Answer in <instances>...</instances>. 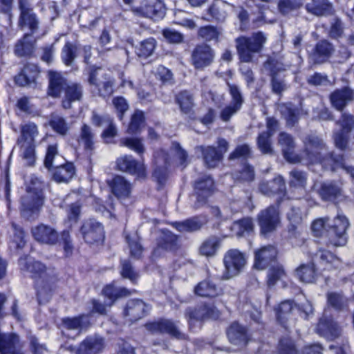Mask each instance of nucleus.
I'll return each instance as SVG.
<instances>
[{
  "instance_id": "obj_38",
  "label": "nucleus",
  "mask_w": 354,
  "mask_h": 354,
  "mask_svg": "<svg viewBox=\"0 0 354 354\" xmlns=\"http://www.w3.org/2000/svg\"><path fill=\"white\" fill-rule=\"evenodd\" d=\"M317 192L323 201H330L341 196L342 189L335 182H325L320 185Z\"/></svg>"
},
{
  "instance_id": "obj_51",
  "label": "nucleus",
  "mask_w": 354,
  "mask_h": 354,
  "mask_svg": "<svg viewBox=\"0 0 354 354\" xmlns=\"http://www.w3.org/2000/svg\"><path fill=\"white\" fill-rule=\"evenodd\" d=\"M328 304L337 310H343L348 306V299L340 292H331L327 294Z\"/></svg>"
},
{
  "instance_id": "obj_39",
  "label": "nucleus",
  "mask_w": 354,
  "mask_h": 354,
  "mask_svg": "<svg viewBox=\"0 0 354 354\" xmlns=\"http://www.w3.org/2000/svg\"><path fill=\"white\" fill-rule=\"evenodd\" d=\"M227 335L230 342L235 345H245L247 342L246 329L237 322L230 325Z\"/></svg>"
},
{
  "instance_id": "obj_58",
  "label": "nucleus",
  "mask_w": 354,
  "mask_h": 354,
  "mask_svg": "<svg viewBox=\"0 0 354 354\" xmlns=\"http://www.w3.org/2000/svg\"><path fill=\"white\" fill-rule=\"evenodd\" d=\"M233 229L239 236L249 234L254 230V223L251 218H244L235 221L233 224Z\"/></svg>"
},
{
  "instance_id": "obj_62",
  "label": "nucleus",
  "mask_w": 354,
  "mask_h": 354,
  "mask_svg": "<svg viewBox=\"0 0 354 354\" xmlns=\"http://www.w3.org/2000/svg\"><path fill=\"white\" fill-rule=\"evenodd\" d=\"M126 239L130 250L131 257L135 259L140 258L143 252V248L140 243L139 238L136 235H127Z\"/></svg>"
},
{
  "instance_id": "obj_35",
  "label": "nucleus",
  "mask_w": 354,
  "mask_h": 354,
  "mask_svg": "<svg viewBox=\"0 0 354 354\" xmlns=\"http://www.w3.org/2000/svg\"><path fill=\"white\" fill-rule=\"evenodd\" d=\"M198 217H192L183 221L172 222L171 225L181 233H192L200 230L204 225Z\"/></svg>"
},
{
  "instance_id": "obj_34",
  "label": "nucleus",
  "mask_w": 354,
  "mask_h": 354,
  "mask_svg": "<svg viewBox=\"0 0 354 354\" xmlns=\"http://www.w3.org/2000/svg\"><path fill=\"white\" fill-rule=\"evenodd\" d=\"M308 13L315 16H324L333 12V6L328 0H310L306 4Z\"/></svg>"
},
{
  "instance_id": "obj_36",
  "label": "nucleus",
  "mask_w": 354,
  "mask_h": 354,
  "mask_svg": "<svg viewBox=\"0 0 354 354\" xmlns=\"http://www.w3.org/2000/svg\"><path fill=\"white\" fill-rule=\"evenodd\" d=\"M286 189L285 183L282 177L278 176L268 182H262L259 185V190L264 195L272 196L283 194Z\"/></svg>"
},
{
  "instance_id": "obj_44",
  "label": "nucleus",
  "mask_w": 354,
  "mask_h": 354,
  "mask_svg": "<svg viewBox=\"0 0 354 354\" xmlns=\"http://www.w3.org/2000/svg\"><path fill=\"white\" fill-rule=\"evenodd\" d=\"M95 135L93 132L92 128L84 124L80 131L77 142L80 145H82L84 149L92 150L94 145Z\"/></svg>"
},
{
  "instance_id": "obj_8",
  "label": "nucleus",
  "mask_w": 354,
  "mask_h": 354,
  "mask_svg": "<svg viewBox=\"0 0 354 354\" xmlns=\"http://www.w3.org/2000/svg\"><path fill=\"white\" fill-rule=\"evenodd\" d=\"M260 232L267 236L274 232L281 224L279 212L276 206L270 205L261 210L257 216Z\"/></svg>"
},
{
  "instance_id": "obj_63",
  "label": "nucleus",
  "mask_w": 354,
  "mask_h": 354,
  "mask_svg": "<svg viewBox=\"0 0 354 354\" xmlns=\"http://www.w3.org/2000/svg\"><path fill=\"white\" fill-rule=\"evenodd\" d=\"M285 276L286 272L281 265L277 264L272 266L268 272V286L270 287L274 286L278 280L281 279Z\"/></svg>"
},
{
  "instance_id": "obj_11",
  "label": "nucleus",
  "mask_w": 354,
  "mask_h": 354,
  "mask_svg": "<svg viewBox=\"0 0 354 354\" xmlns=\"http://www.w3.org/2000/svg\"><path fill=\"white\" fill-rule=\"evenodd\" d=\"M214 192V183L210 176H205L195 182L194 193L196 201L194 204V208L197 209L207 204L208 198Z\"/></svg>"
},
{
  "instance_id": "obj_5",
  "label": "nucleus",
  "mask_w": 354,
  "mask_h": 354,
  "mask_svg": "<svg viewBox=\"0 0 354 354\" xmlns=\"http://www.w3.org/2000/svg\"><path fill=\"white\" fill-rule=\"evenodd\" d=\"M223 261L222 279L227 280L239 274L246 265L247 259L245 253L237 249H230L224 254Z\"/></svg>"
},
{
  "instance_id": "obj_22",
  "label": "nucleus",
  "mask_w": 354,
  "mask_h": 354,
  "mask_svg": "<svg viewBox=\"0 0 354 354\" xmlns=\"http://www.w3.org/2000/svg\"><path fill=\"white\" fill-rule=\"evenodd\" d=\"M218 310L213 306L202 305L194 309L189 308L186 311V316L189 322L203 321L209 318L216 319L219 317Z\"/></svg>"
},
{
  "instance_id": "obj_13",
  "label": "nucleus",
  "mask_w": 354,
  "mask_h": 354,
  "mask_svg": "<svg viewBox=\"0 0 354 354\" xmlns=\"http://www.w3.org/2000/svg\"><path fill=\"white\" fill-rule=\"evenodd\" d=\"M83 239L88 244L103 241L104 232L102 224L95 220L86 221L80 228Z\"/></svg>"
},
{
  "instance_id": "obj_28",
  "label": "nucleus",
  "mask_w": 354,
  "mask_h": 354,
  "mask_svg": "<svg viewBox=\"0 0 354 354\" xmlns=\"http://www.w3.org/2000/svg\"><path fill=\"white\" fill-rule=\"evenodd\" d=\"M48 75L49 79L48 94L53 97H59L62 91L65 90L68 84L66 79L60 73L56 71H50Z\"/></svg>"
},
{
  "instance_id": "obj_52",
  "label": "nucleus",
  "mask_w": 354,
  "mask_h": 354,
  "mask_svg": "<svg viewBox=\"0 0 354 354\" xmlns=\"http://www.w3.org/2000/svg\"><path fill=\"white\" fill-rule=\"evenodd\" d=\"M120 145L128 147L129 149L135 151L139 155H142L145 151V147L143 140L140 138L129 137L124 138L120 140Z\"/></svg>"
},
{
  "instance_id": "obj_27",
  "label": "nucleus",
  "mask_w": 354,
  "mask_h": 354,
  "mask_svg": "<svg viewBox=\"0 0 354 354\" xmlns=\"http://www.w3.org/2000/svg\"><path fill=\"white\" fill-rule=\"evenodd\" d=\"M235 7L223 0H215L207 10V13L212 19L217 21H224L230 9L234 10Z\"/></svg>"
},
{
  "instance_id": "obj_54",
  "label": "nucleus",
  "mask_w": 354,
  "mask_h": 354,
  "mask_svg": "<svg viewBox=\"0 0 354 354\" xmlns=\"http://www.w3.org/2000/svg\"><path fill=\"white\" fill-rule=\"evenodd\" d=\"M77 46L69 41L66 42L62 50V59L66 66H71L77 57Z\"/></svg>"
},
{
  "instance_id": "obj_33",
  "label": "nucleus",
  "mask_w": 354,
  "mask_h": 354,
  "mask_svg": "<svg viewBox=\"0 0 354 354\" xmlns=\"http://www.w3.org/2000/svg\"><path fill=\"white\" fill-rule=\"evenodd\" d=\"M154 158L156 167L153 171V176L159 183H163L167 176V166L169 164L168 156L164 151H161L156 153Z\"/></svg>"
},
{
  "instance_id": "obj_24",
  "label": "nucleus",
  "mask_w": 354,
  "mask_h": 354,
  "mask_svg": "<svg viewBox=\"0 0 354 354\" xmlns=\"http://www.w3.org/2000/svg\"><path fill=\"white\" fill-rule=\"evenodd\" d=\"M334 51L333 44L326 39H322L316 44L311 56L315 64H322L331 57Z\"/></svg>"
},
{
  "instance_id": "obj_23",
  "label": "nucleus",
  "mask_w": 354,
  "mask_h": 354,
  "mask_svg": "<svg viewBox=\"0 0 354 354\" xmlns=\"http://www.w3.org/2000/svg\"><path fill=\"white\" fill-rule=\"evenodd\" d=\"M34 238L39 242L55 245L58 241V233L52 227L41 224L32 230Z\"/></svg>"
},
{
  "instance_id": "obj_50",
  "label": "nucleus",
  "mask_w": 354,
  "mask_h": 354,
  "mask_svg": "<svg viewBox=\"0 0 354 354\" xmlns=\"http://www.w3.org/2000/svg\"><path fill=\"white\" fill-rule=\"evenodd\" d=\"M156 46V41L153 37L147 38L141 41L136 48V53L140 57L147 58L151 56Z\"/></svg>"
},
{
  "instance_id": "obj_20",
  "label": "nucleus",
  "mask_w": 354,
  "mask_h": 354,
  "mask_svg": "<svg viewBox=\"0 0 354 354\" xmlns=\"http://www.w3.org/2000/svg\"><path fill=\"white\" fill-rule=\"evenodd\" d=\"M104 348V339L98 335L86 337L78 346L75 354H99Z\"/></svg>"
},
{
  "instance_id": "obj_4",
  "label": "nucleus",
  "mask_w": 354,
  "mask_h": 354,
  "mask_svg": "<svg viewBox=\"0 0 354 354\" xmlns=\"http://www.w3.org/2000/svg\"><path fill=\"white\" fill-rule=\"evenodd\" d=\"M19 15L17 26L21 30H28L27 33L35 34L39 29V19L34 12L29 0H18Z\"/></svg>"
},
{
  "instance_id": "obj_48",
  "label": "nucleus",
  "mask_w": 354,
  "mask_h": 354,
  "mask_svg": "<svg viewBox=\"0 0 354 354\" xmlns=\"http://www.w3.org/2000/svg\"><path fill=\"white\" fill-rule=\"evenodd\" d=\"M145 121V113L143 111L136 110L131 118L127 133L129 134H137L141 131L144 127Z\"/></svg>"
},
{
  "instance_id": "obj_42",
  "label": "nucleus",
  "mask_w": 354,
  "mask_h": 354,
  "mask_svg": "<svg viewBox=\"0 0 354 354\" xmlns=\"http://www.w3.org/2000/svg\"><path fill=\"white\" fill-rule=\"evenodd\" d=\"M175 102L185 114L191 113L194 106V96L187 91H182L177 93L175 96Z\"/></svg>"
},
{
  "instance_id": "obj_46",
  "label": "nucleus",
  "mask_w": 354,
  "mask_h": 354,
  "mask_svg": "<svg viewBox=\"0 0 354 354\" xmlns=\"http://www.w3.org/2000/svg\"><path fill=\"white\" fill-rule=\"evenodd\" d=\"M222 33L221 28L214 26H205L198 30V36L206 41H215L218 42Z\"/></svg>"
},
{
  "instance_id": "obj_17",
  "label": "nucleus",
  "mask_w": 354,
  "mask_h": 354,
  "mask_svg": "<svg viewBox=\"0 0 354 354\" xmlns=\"http://www.w3.org/2000/svg\"><path fill=\"white\" fill-rule=\"evenodd\" d=\"M21 214L24 216L29 217L37 212L44 205L43 194H37L30 192L21 197Z\"/></svg>"
},
{
  "instance_id": "obj_25",
  "label": "nucleus",
  "mask_w": 354,
  "mask_h": 354,
  "mask_svg": "<svg viewBox=\"0 0 354 354\" xmlns=\"http://www.w3.org/2000/svg\"><path fill=\"white\" fill-rule=\"evenodd\" d=\"M353 99V92L348 87L335 90L330 95V102L333 107L342 111L348 102Z\"/></svg>"
},
{
  "instance_id": "obj_10",
  "label": "nucleus",
  "mask_w": 354,
  "mask_h": 354,
  "mask_svg": "<svg viewBox=\"0 0 354 354\" xmlns=\"http://www.w3.org/2000/svg\"><path fill=\"white\" fill-rule=\"evenodd\" d=\"M134 15L150 18L154 20L163 18L165 8L161 0H144L139 6H133L131 9Z\"/></svg>"
},
{
  "instance_id": "obj_61",
  "label": "nucleus",
  "mask_w": 354,
  "mask_h": 354,
  "mask_svg": "<svg viewBox=\"0 0 354 354\" xmlns=\"http://www.w3.org/2000/svg\"><path fill=\"white\" fill-rule=\"evenodd\" d=\"M120 264V274L122 278L128 279L131 282L136 283L139 277V274L134 270L130 261L128 259L122 260Z\"/></svg>"
},
{
  "instance_id": "obj_56",
  "label": "nucleus",
  "mask_w": 354,
  "mask_h": 354,
  "mask_svg": "<svg viewBox=\"0 0 354 354\" xmlns=\"http://www.w3.org/2000/svg\"><path fill=\"white\" fill-rule=\"evenodd\" d=\"M279 109L288 125L293 126L298 121V110L293 107L291 104H282Z\"/></svg>"
},
{
  "instance_id": "obj_9",
  "label": "nucleus",
  "mask_w": 354,
  "mask_h": 354,
  "mask_svg": "<svg viewBox=\"0 0 354 354\" xmlns=\"http://www.w3.org/2000/svg\"><path fill=\"white\" fill-rule=\"evenodd\" d=\"M215 52L207 44H197L191 53L190 62L196 70H203L214 62Z\"/></svg>"
},
{
  "instance_id": "obj_2",
  "label": "nucleus",
  "mask_w": 354,
  "mask_h": 354,
  "mask_svg": "<svg viewBox=\"0 0 354 354\" xmlns=\"http://www.w3.org/2000/svg\"><path fill=\"white\" fill-rule=\"evenodd\" d=\"M44 165L48 169H53V178L57 183H67L75 174L73 163L58 153L57 145H50L47 149Z\"/></svg>"
},
{
  "instance_id": "obj_31",
  "label": "nucleus",
  "mask_w": 354,
  "mask_h": 354,
  "mask_svg": "<svg viewBox=\"0 0 354 354\" xmlns=\"http://www.w3.org/2000/svg\"><path fill=\"white\" fill-rule=\"evenodd\" d=\"M179 248L178 236L171 231L164 230L158 239L157 248L154 250L156 253L159 249L166 251H176Z\"/></svg>"
},
{
  "instance_id": "obj_32",
  "label": "nucleus",
  "mask_w": 354,
  "mask_h": 354,
  "mask_svg": "<svg viewBox=\"0 0 354 354\" xmlns=\"http://www.w3.org/2000/svg\"><path fill=\"white\" fill-rule=\"evenodd\" d=\"M147 312V305L142 300L133 299L129 301L124 310V315L129 317V321L133 322L141 319Z\"/></svg>"
},
{
  "instance_id": "obj_40",
  "label": "nucleus",
  "mask_w": 354,
  "mask_h": 354,
  "mask_svg": "<svg viewBox=\"0 0 354 354\" xmlns=\"http://www.w3.org/2000/svg\"><path fill=\"white\" fill-rule=\"evenodd\" d=\"M39 74L38 67L34 64H28L24 66L21 73L15 77L17 84L25 86L34 83Z\"/></svg>"
},
{
  "instance_id": "obj_18",
  "label": "nucleus",
  "mask_w": 354,
  "mask_h": 354,
  "mask_svg": "<svg viewBox=\"0 0 354 354\" xmlns=\"http://www.w3.org/2000/svg\"><path fill=\"white\" fill-rule=\"evenodd\" d=\"M277 250L272 245L263 246L255 252L254 266L258 270H264L277 258Z\"/></svg>"
},
{
  "instance_id": "obj_60",
  "label": "nucleus",
  "mask_w": 354,
  "mask_h": 354,
  "mask_svg": "<svg viewBox=\"0 0 354 354\" xmlns=\"http://www.w3.org/2000/svg\"><path fill=\"white\" fill-rule=\"evenodd\" d=\"M227 86L231 97L230 104L241 108L244 103V97L240 88L236 84L228 82H227Z\"/></svg>"
},
{
  "instance_id": "obj_14",
  "label": "nucleus",
  "mask_w": 354,
  "mask_h": 354,
  "mask_svg": "<svg viewBox=\"0 0 354 354\" xmlns=\"http://www.w3.org/2000/svg\"><path fill=\"white\" fill-rule=\"evenodd\" d=\"M119 170L136 175L138 178L146 176V167L143 162L137 161L131 156H124L117 160Z\"/></svg>"
},
{
  "instance_id": "obj_41",
  "label": "nucleus",
  "mask_w": 354,
  "mask_h": 354,
  "mask_svg": "<svg viewBox=\"0 0 354 354\" xmlns=\"http://www.w3.org/2000/svg\"><path fill=\"white\" fill-rule=\"evenodd\" d=\"M319 263L326 269L337 268L341 265L340 259L329 250L320 247L315 254Z\"/></svg>"
},
{
  "instance_id": "obj_3",
  "label": "nucleus",
  "mask_w": 354,
  "mask_h": 354,
  "mask_svg": "<svg viewBox=\"0 0 354 354\" xmlns=\"http://www.w3.org/2000/svg\"><path fill=\"white\" fill-rule=\"evenodd\" d=\"M266 35L258 31L250 37L240 36L235 39L236 48L241 62L250 63L253 61L254 55L259 53L266 42Z\"/></svg>"
},
{
  "instance_id": "obj_21",
  "label": "nucleus",
  "mask_w": 354,
  "mask_h": 354,
  "mask_svg": "<svg viewBox=\"0 0 354 354\" xmlns=\"http://www.w3.org/2000/svg\"><path fill=\"white\" fill-rule=\"evenodd\" d=\"M19 266L21 271L29 272L34 279L41 278L46 275L47 269L46 266L39 261L30 259L28 256L19 258Z\"/></svg>"
},
{
  "instance_id": "obj_47",
  "label": "nucleus",
  "mask_w": 354,
  "mask_h": 354,
  "mask_svg": "<svg viewBox=\"0 0 354 354\" xmlns=\"http://www.w3.org/2000/svg\"><path fill=\"white\" fill-rule=\"evenodd\" d=\"M295 305L291 300L282 301L276 308V314L278 321L286 327V322L294 309Z\"/></svg>"
},
{
  "instance_id": "obj_29",
  "label": "nucleus",
  "mask_w": 354,
  "mask_h": 354,
  "mask_svg": "<svg viewBox=\"0 0 354 354\" xmlns=\"http://www.w3.org/2000/svg\"><path fill=\"white\" fill-rule=\"evenodd\" d=\"M317 332L322 336L334 339L340 335L341 328L333 319L322 318L317 324Z\"/></svg>"
},
{
  "instance_id": "obj_19",
  "label": "nucleus",
  "mask_w": 354,
  "mask_h": 354,
  "mask_svg": "<svg viewBox=\"0 0 354 354\" xmlns=\"http://www.w3.org/2000/svg\"><path fill=\"white\" fill-rule=\"evenodd\" d=\"M112 194L118 199H125L130 196L132 185L123 176L117 175L107 180Z\"/></svg>"
},
{
  "instance_id": "obj_30",
  "label": "nucleus",
  "mask_w": 354,
  "mask_h": 354,
  "mask_svg": "<svg viewBox=\"0 0 354 354\" xmlns=\"http://www.w3.org/2000/svg\"><path fill=\"white\" fill-rule=\"evenodd\" d=\"M65 96L62 100V106L65 109L71 107V103L80 101L83 96V87L79 83L71 82L65 87Z\"/></svg>"
},
{
  "instance_id": "obj_57",
  "label": "nucleus",
  "mask_w": 354,
  "mask_h": 354,
  "mask_svg": "<svg viewBox=\"0 0 354 354\" xmlns=\"http://www.w3.org/2000/svg\"><path fill=\"white\" fill-rule=\"evenodd\" d=\"M272 136L270 131H263L257 138L258 147L264 154H272L274 153L272 147Z\"/></svg>"
},
{
  "instance_id": "obj_15",
  "label": "nucleus",
  "mask_w": 354,
  "mask_h": 354,
  "mask_svg": "<svg viewBox=\"0 0 354 354\" xmlns=\"http://www.w3.org/2000/svg\"><path fill=\"white\" fill-rule=\"evenodd\" d=\"M277 144L280 146L285 159L291 163L301 162V158L294 153L296 144L293 137L286 132L279 134Z\"/></svg>"
},
{
  "instance_id": "obj_43",
  "label": "nucleus",
  "mask_w": 354,
  "mask_h": 354,
  "mask_svg": "<svg viewBox=\"0 0 354 354\" xmlns=\"http://www.w3.org/2000/svg\"><path fill=\"white\" fill-rule=\"evenodd\" d=\"M21 135L17 143H35V138L38 135L37 126L33 122H28L21 125Z\"/></svg>"
},
{
  "instance_id": "obj_26",
  "label": "nucleus",
  "mask_w": 354,
  "mask_h": 354,
  "mask_svg": "<svg viewBox=\"0 0 354 354\" xmlns=\"http://www.w3.org/2000/svg\"><path fill=\"white\" fill-rule=\"evenodd\" d=\"M194 293L201 297L213 298L223 294V290L209 278L199 282L194 288Z\"/></svg>"
},
{
  "instance_id": "obj_59",
  "label": "nucleus",
  "mask_w": 354,
  "mask_h": 354,
  "mask_svg": "<svg viewBox=\"0 0 354 354\" xmlns=\"http://www.w3.org/2000/svg\"><path fill=\"white\" fill-rule=\"evenodd\" d=\"M302 5L303 0H279L277 6L279 12L286 15L298 10Z\"/></svg>"
},
{
  "instance_id": "obj_49",
  "label": "nucleus",
  "mask_w": 354,
  "mask_h": 354,
  "mask_svg": "<svg viewBox=\"0 0 354 354\" xmlns=\"http://www.w3.org/2000/svg\"><path fill=\"white\" fill-rule=\"evenodd\" d=\"M219 246V239L216 236H211L202 243L199 252L201 255L207 257H213L216 254Z\"/></svg>"
},
{
  "instance_id": "obj_45",
  "label": "nucleus",
  "mask_w": 354,
  "mask_h": 354,
  "mask_svg": "<svg viewBox=\"0 0 354 354\" xmlns=\"http://www.w3.org/2000/svg\"><path fill=\"white\" fill-rule=\"evenodd\" d=\"M102 292L105 297L112 301L110 306L112 305L113 302L117 299L129 296L131 293V292L126 288L115 287L114 283L106 286L104 288Z\"/></svg>"
},
{
  "instance_id": "obj_7",
  "label": "nucleus",
  "mask_w": 354,
  "mask_h": 354,
  "mask_svg": "<svg viewBox=\"0 0 354 354\" xmlns=\"http://www.w3.org/2000/svg\"><path fill=\"white\" fill-rule=\"evenodd\" d=\"M217 145V148L213 146L202 145L196 147V149L202 153L204 163L207 168L218 167L229 148V143L224 138H218Z\"/></svg>"
},
{
  "instance_id": "obj_6",
  "label": "nucleus",
  "mask_w": 354,
  "mask_h": 354,
  "mask_svg": "<svg viewBox=\"0 0 354 354\" xmlns=\"http://www.w3.org/2000/svg\"><path fill=\"white\" fill-rule=\"evenodd\" d=\"M348 226L349 222L346 217L338 214L334 218L333 224L329 225L328 241H326L327 247L344 245L347 242L346 230Z\"/></svg>"
},
{
  "instance_id": "obj_64",
  "label": "nucleus",
  "mask_w": 354,
  "mask_h": 354,
  "mask_svg": "<svg viewBox=\"0 0 354 354\" xmlns=\"http://www.w3.org/2000/svg\"><path fill=\"white\" fill-rule=\"evenodd\" d=\"M251 148L248 144H243L236 146L234 151L229 155V160L235 159L245 160L251 157Z\"/></svg>"
},
{
  "instance_id": "obj_16",
  "label": "nucleus",
  "mask_w": 354,
  "mask_h": 354,
  "mask_svg": "<svg viewBox=\"0 0 354 354\" xmlns=\"http://www.w3.org/2000/svg\"><path fill=\"white\" fill-rule=\"evenodd\" d=\"M62 327L64 331L73 332L75 335H80L86 331L91 326L88 317L85 315H80L76 317H66L62 319Z\"/></svg>"
},
{
  "instance_id": "obj_12",
  "label": "nucleus",
  "mask_w": 354,
  "mask_h": 354,
  "mask_svg": "<svg viewBox=\"0 0 354 354\" xmlns=\"http://www.w3.org/2000/svg\"><path fill=\"white\" fill-rule=\"evenodd\" d=\"M145 327L152 333H166L178 339H186V335L179 330L176 324L170 319H162L148 323Z\"/></svg>"
},
{
  "instance_id": "obj_37",
  "label": "nucleus",
  "mask_w": 354,
  "mask_h": 354,
  "mask_svg": "<svg viewBox=\"0 0 354 354\" xmlns=\"http://www.w3.org/2000/svg\"><path fill=\"white\" fill-rule=\"evenodd\" d=\"M34 34L25 33L24 37L15 45V52L20 57L30 55L35 48L36 39Z\"/></svg>"
},
{
  "instance_id": "obj_1",
  "label": "nucleus",
  "mask_w": 354,
  "mask_h": 354,
  "mask_svg": "<svg viewBox=\"0 0 354 354\" xmlns=\"http://www.w3.org/2000/svg\"><path fill=\"white\" fill-rule=\"evenodd\" d=\"M304 149L301 160L310 164H321L326 169L335 171L334 162H342V155L334 156L319 137L314 135L306 136L304 140Z\"/></svg>"
},
{
  "instance_id": "obj_53",
  "label": "nucleus",
  "mask_w": 354,
  "mask_h": 354,
  "mask_svg": "<svg viewBox=\"0 0 354 354\" xmlns=\"http://www.w3.org/2000/svg\"><path fill=\"white\" fill-rule=\"evenodd\" d=\"M49 125L56 133L65 136L69 130V127L65 119L56 114H52L49 120Z\"/></svg>"
},
{
  "instance_id": "obj_55",
  "label": "nucleus",
  "mask_w": 354,
  "mask_h": 354,
  "mask_svg": "<svg viewBox=\"0 0 354 354\" xmlns=\"http://www.w3.org/2000/svg\"><path fill=\"white\" fill-rule=\"evenodd\" d=\"M296 272L300 281L304 283H312L315 279V270L313 264L301 265L296 270Z\"/></svg>"
}]
</instances>
